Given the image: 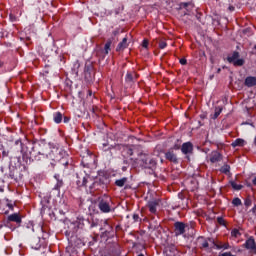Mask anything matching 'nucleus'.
I'll list each match as a JSON object with an SVG mask.
<instances>
[{
	"label": "nucleus",
	"instance_id": "13d9d810",
	"mask_svg": "<svg viewBox=\"0 0 256 256\" xmlns=\"http://www.w3.org/2000/svg\"><path fill=\"white\" fill-rule=\"evenodd\" d=\"M18 162H20V157H17Z\"/></svg>",
	"mask_w": 256,
	"mask_h": 256
},
{
	"label": "nucleus",
	"instance_id": "6e6d98bb",
	"mask_svg": "<svg viewBox=\"0 0 256 256\" xmlns=\"http://www.w3.org/2000/svg\"><path fill=\"white\" fill-rule=\"evenodd\" d=\"M80 221H84V218H79Z\"/></svg>",
	"mask_w": 256,
	"mask_h": 256
},
{
	"label": "nucleus",
	"instance_id": "bf43d9fd",
	"mask_svg": "<svg viewBox=\"0 0 256 256\" xmlns=\"http://www.w3.org/2000/svg\"><path fill=\"white\" fill-rule=\"evenodd\" d=\"M1 228H3V225H2V224H0V229H1Z\"/></svg>",
	"mask_w": 256,
	"mask_h": 256
},
{
	"label": "nucleus",
	"instance_id": "8fccbe9b",
	"mask_svg": "<svg viewBox=\"0 0 256 256\" xmlns=\"http://www.w3.org/2000/svg\"><path fill=\"white\" fill-rule=\"evenodd\" d=\"M252 183H253V185L256 186V176L253 178Z\"/></svg>",
	"mask_w": 256,
	"mask_h": 256
},
{
	"label": "nucleus",
	"instance_id": "4be33fe9",
	"mask_svg": "<svg viewBox=\"0 0 256 256\" xmlns=\"http://www.w3.org/2000/svg\"><path fill=\"white\" fill-rule=\"evenodd\" d=\"M79 68H80V63L79 61H76L72 67V72L75 76H78L79 74Z\"/></svg>",
	"mask_w": 256,
	"mask_h": 256
},
{
	"label": "nucleus",
	"instance_id": "864d4df0",
	"mask_svg": "<svg viewBox=\"0 0 256 256\" xmlns=\"http://www.w3.org/2000/svg\"><path fill=\"white\" fill-rule=\"evenodd\" d=\"M221 72V68L217 69V74H219Z\"/></svg>",
	"mask_w": 256,
	"mask_h": 256
},
{
	"label": "nucleus",
	"instance_id": "c03bdc74",
	"mask_svg": "<svg viewBox=\"0 0 256 256\" xmlns=\"http://www.w3.org/2000/svg\"><path fill=\"white\" fill-rule=\"evenodd\" d=\"M228 10H229L230 12H234V11H235V7H234V6H229V7H228Z\"/></svg>",
	"mask_w": 256,
	"mask_h": 256
},
{
	"label": "nucleus",
	"instance_id": "423d86ee",
	"mask_svg": "<svg viewBox=\"0 0 256 256\" xmlns=\"http://www.w3.org/2000/svg\"><path fill=\"white\" fill-rule=\"evenodd\" d=\"M15 203L12 200L9 199H3L0 200V210L3 212L5 211L6 207H8L10 210H13Z\"/></svg>",
	"mask_w": 256,
	"mask_h": 256
},
{
	"label": "nucleus",
	"instance_id": "9d476101",
	"mask_svg": "<svg viewBox=\"0 0 256 256\" xmlns=\"http://www.w3.org/2000/svg\"><path fill=\"white\" fill-rule=\"evenodd\" d=\"M246 145V141L243 138H237L235 139L232 143L231 146L233 148H237V147H244Z\"/></svg>",
	"mask_w": 256,
	"mask_h": 256
},
{
	"label": "nucleus",
	"instance_id": "a878e982",
	"mask_svg": "<svg viewBox=\"0 0 256 256\" xmlns=\"http://www.w3.org/2000/svg\"><path fill=\"white\" fill-rule=\"evenodd\" d=\"M111 46H112V41L110 40L105 45V48H104L105 55L109 54V52L111 51Z\"/></svg>",
	"mask_w": 256,
	"mask_h": 256
},
{
	"label": "nucleus",
	"instance_id": "2f4dec72",
	"mask_svg": "<svg viewBox=\"0 0 256 256\" xmlns=\"http://www.w3.org/2000/svg\"><path fill=\"white\" fill-rule=\"evenodd\" d=\"M134 78L132 76L131 73H127V76H126V82L131 84L133 82Z\"/></svg>",
	"mask_w": 256,
	"mask_h": 256
},
{
	"label": "nucleus",
	"instance_id": "4c0bfd02",
	"mask_svg": "<svg viewBox=\"0 0 256 256\" xmlns=\"http://www.w3.org/2000/svg\"><path fill=\"white\" fill-rule=\"evenodd\" d=\"M85 78L87 81H91V76H90L89 71H85Z\"/></svg>",
	"mask_w": 256,
	"mask_h": 256
},
{
	"label": "nucleus",
	"instance_id": "2eb2a0df",
	"mask_svg": "<svg viewBox=\"0 0 256 256\" xmlns=\"http://www.w3.org/2000/svg\"><path fill=\"white\" fill-rule=\"evenodd\" d=\"M157 206H158L157 200L148 201V209H150V213H156Z\"/></svg>",
	"mask_w": 256,
	"mask_h": 256
},
{
	"label": "nucleus",
	"instance_id": "5fc2aeb1",
	"mask_svg": "<svg viewBox=\"0 0 256 256\" xmlns=\"http://www.w3.org/2000/svg\"><path fill=\"white\" fill-rule=\"evenodd\" d=\"M254 145L256 146V136H255V138H254Z\"/></svg>",
	"mask_w": 256,
	"mask_h": 256
},
{
	"label": "nucleus",
	"instance_id": "c9c22d12",
	"mask_svg": "<svg viewBox=\"0 0 256 256\" xmlns=\"http://www.w3.org/2000/svg\"><path fill=\"white\" fill-rule=\"evenodd\" d=\"M8 177L11 179H15V168L14 167H13V170L10 171Z\"/></svg>",
	"mask_w": 256,
	"mask_h": 256
},
{
	"label": "nucleus",
	"instance_id": "603ef678",
	"mask_svg": "<svg viewBox=\"0 0 256 256\" xmlns=\"http://www.w3.org/2000/svg\"><path fill=\"white\" fill-rule=\"evenodd\" d=\"M4 188L2 186H0V193H3Z\"/></svg>",
	"mask_w": 256,
	"mask_h": 256
},
{
	"label": "nucleus",
	"instance_id": "0eeeda50",
	"mask_svg": "<svg viewBox=\"0 0 256 256\" xmlns=\"http://www.w3.org/2000/svg\"><path fill=\"white\" fill-rule=\"evenodd\" d=\"M174 228L176 229L175 230L176 236H180L185 233V223H183V222L178 221V222L174 223Z\"/></svg>",
	"mask_w": 256,
	"mask_h": 256
},
{
	"label": "nucleus",
	"instance_id": "a18cd8bd",
	"mask_svg": "<svg viewBox=\"0 0 256 256\" xmlns=\"http://www.w3.org/2000/svg\"><path fill=\"white\" fill-rule=\"evenodd\" d=\"M46 206H42V208H41V214L43 215V214H45V210H46Z\"/></svg>",
	"mask_w": 256,
	"mask_h": 256
},
{
	"label": "nucleus",
	"instance_id": "79ce46f5",
	"mask_svg": "<svg viewBox=\"0 0 256 256\" xmlns=\"http://www.w3.org/2000/svg\"><path fill=\"white\" fill-rule=\"evenodd\" d=\"M134 221L138 222L139 221V215L138 214H134L133 215Z\"/></svg>",
	"mask_w": 256,
	"mask_h": 256
},
{
	"label": "nucleus",
	"instance_id": "f704fd0d",
	"mask_svg": "<svg viewBox=\"0 0 256 256\" xmlns=\"http://www.w3.org/2000/svg\"><path fill=\"white\" fill-rule=\"evenodd\" d=\"M217 222H218V224H220V225H225L224 218L221 217V216L217 217Z\"/></svg>",
	"mask_w": 256,
	"mask_h": 256
},
{
	"label": "nucleus",
	"instance_id": "aec40b11",
	"mask_svg": "<svg viewBox=\"0 0 256 256\" xmlns=\"http://www.w3.org/2000/svg\"><path fill=\"white\" fill-rule=\"evenodd\" d=\"M53 120L56 124H60L63 120V115L61 112H55L53 115Z\"/></svg>",
	"mask_w": 256,
	"mask_h": 256
},
{
	"label": "nucleus",
	"instance_id": "7ed1b4c3",
	"mask_svg": "<svg viewBox=\"0 0 256 256\" xmlns=\"http://www.w3.org/2000/svg\"><path fill=\"white\" fill-rule=\"evenodd\" d=\"M99 209L103 213H110L112 211V199L110 196H103L100 198L99 204H98Z\"/></svg>",
	"mask_w": 256,
	"mask_h": 256
},
{
	"label": "nucleus",
	"instance_id": "1a4fd4ad",
	"mask_svg": "<svg viewBox=\"0 0 256 256\" xmlns=\"http://www.w3.org/2000/svg\"><path fill=\"white\" fill-rule=\"evenodd\" d=\"M200 241H202V248L207 249L209 247L215 246V242L211 238H201Z\"/></svg>",
	"mask_w": 256,
	"mask_h": 256
},
{
	"label": "nucleus",
	"instance_id": "f8f14e48",
	"mask_svg": "<svg viewBox=\"0 0 256 256\" xmlns=\"http://www.w3.org/2000/svg\"><path fill=\"white\" fill-rule=\"evenodd\" d=\"M8 220L11 221V222H15L17 224H20L22 222V219H21L19 213H17V212H15L13 214H10L8 216Z\"/></svg>",
	"mask_w": 256,
	"mask_h": 256
},
{
	"label": "nucleus",
	"instance_id": "72a5a7b5",
	"mask_svg": "<svg viewBox=\"0 0 256 256\" xmlns=\"http://www.w3.org/2000/svg\"><path fill=\"white\" fill-rule=\"evenodd\" d=\"M252 205V200L250 198H246L244 200V206L250 207Z\"/></svg>",
	"mask_w": 256,
	"mask_h": 256
},
{
	"label": "nucleus",
	"instance_id": "f257e3e1",
	"mask_svg": "<svg viewBox=\"0 0 256 256\" xmlns=\"http://www.w3.org/2000/svg\"><path fill=\"white\" fill-rule=\"evenodd\" d=\"M15 144L21 145V152L24 160L35 159L39 161L42 158H51L54 161L60 162L64 166H67L69 164V155L63 149H55V151L52 150V153H49L48 155L45 151L40 150V144L32 145L31 143H28V145L25 146L22 145V142L20 140H16Z\"/></svg>",
	"mask_w": 256,
	"mask_h": 256
},
{
	"label": "nucleus",
	"instance_id": "412c9836",
	"mask_svg": "<svg viewBox=\"0 0 256 256\" xmlns=\"http://www.w3.org/2000/svg\"><path fill=\"white\" fill-rule=\"evenodd\" d=\"M166 158H167L170 162L177 163V156H176V155L174 154V152H172V151L166 152Z\"/></svg>",
	"mask_w": 256,
	"mask_h": 256
},
{
	"label": "nucleus",
	"instance_id": "c756f323",
	"mask_svg": "<svg viewBox=\"0 0 256 256\" xmlns=\"http://www.w3.org/2000/svg\"><path fill=\"white\" fill-rule=\"evenodd\" d=\"M232 204H233L234 206H240V205L242 204V201H241L240 198L236 197V198H234V199L232 200Z\"/></svg>",
	"mask_w": 256,
	"mask_h": 256
},
{
	"label": "nucleus",
	"instance_id": "4468645a",
	"mask_svg": "<svg viewBox=\"0 0 256 256\" xmlns=\"http://www.w3.org/2000/svg\"><path fill=\"white\" fill-rule=\"evenodd\" d=\"M245 247L246 249L256 250V242L254 238H248V240L245 242Z\"/></svg>",
	"mask_w": 256,
	"mask_h": 256
},
{
	"label": "nucleus",
	"instance_id": "58836bf2",
	"mask_svg": "<svg viewBox=\"0 0 256 256\" xmlns=\"http://www.w3.org/2000/svg\"><path fill=\"white\" fill-rule=\"evenodd\" d=\"M180 65L182 66L187 65V60L185 58L180 59Z\"/></svg>",
	"mask_w": 256,
	"mask_h": 256
},
{
	"label": "nucleus",
	"instance_id": "ea45409f",
	"mask_svg": "<svg viewBox=\"0 0 256 256\" xmlns=\"http://www.w3.org/2000/svg\"><path fill=\"white\" fill-rule=\"evenodd\" d=\"M142 47L147 49V47H148V41L147 40L142 41Z\"/></svg>",
	"mask_w": 256,
	"mask_h": 256
},
{
	"label": "nucleus",
	"instance_id": "09e8293b",
	"mask_svg": "<svg viewBox=\"0 0 256 256\" xmlns=\"http://www.w3.org/2000/svg\"><path fill=\"white\" fill-rule=\"evenodd\" d=\"M69 118L68 117H64V123H68L69 122Z\"/></svg>",
	"mask_w": 256,
	"mask_h": 256
},
{
	"label": "nucleus",
	"instance_id": "ddd939ff",
	"mask_svg": "<svg viewBox=\"0 0 256 256\" xmlns=\"http://www.w3.org/2000/svg\"><path fill=\"white\" fill-rule=\"evenodd\" d=\"M245 86L246 87H254L256 86V77L248 76L245 78Z\"/></svg>",
	"mask_w": 256,
	"mask_h": 256
},
{
	"label": "nucleus",
	"instance_id": "de8ad7c7",
	"mask_svg": "<svg viewBox=\"0 0 256 256\" xmlns=\"http://www.w3.org/2000/svg\"><path fill=\"white\" fill-rule=\"evenodd\" d=\"M222 249H224V250L229 249V244H224V245L222 246Z\"/></svg>",
	"mask_w": 256,
	"mask_h": 256
},
{
	"label": "nucleus",
	"instance_id": "6e6552de",
	"mask_svg": "<svg viewBox=\"0 0 256 256\" xmlns=\"http://www.w3.org/2000/svg\"><path fill=\"white\" fill-rule=\"evenodd\" d=\"M193 151V144L191 142H186L182 144V153L185 155L192 153Z\"/></svg>",
	"mask_w": 256,
	"mask_h": 256
},
{
	"label": "nucleus",
	"instance_id": "e2e57ef3",
	"mask_svg": "<svg viewBox=\"0 0 256 256\" xmlns=\"http://www.w3.org/2000/svg\"><path fill=\"white\" fill-rule=\"evenodd\" d=\"M0 183H1V184H3V181H2V180H0Z\"/></svg>",
	"mask_w": 256,
	"mask_h": 256
},
{
	"label": "nucleus",
	"instance_id": "e433bc0d",
	"mask_svg": "<svg viewBox=\"0 0 256 256\" xmlns=\"http://www.w3.org/2000/svg\"><path fill=\"white\" fill-rule=\"evenodd\" d=\"M159 47L163 50L167 47V43L165 41H160Z\"/></svg>",
	"mask_w": 256,
	"mask_h": 256
},
{
	"label": "nucleus",
	"instance_id": "49530a36",
	"mask_svg": "<svg viewBox=\"0 0 256 256\" xmlns=\"http://www.w3.org/2000/svg\"><path fill=\"white\" fill-rule=\"evenodd\" d=\"M251 212H252L253 214H256V205H254V206L252 207Z\"/></svg>",
	"mask_w": 256,
	"mask_h": 256
},
{
	"label": "nucleus",
	"instance_id": "f3484780",
	"mask_svg": "<svg viewBox=\"0 0 256 256\" xmlns=\"http://www.w3.org/2000/svg\"><path fill=\"white\" fill-rule=\"evenodd\" d=\"M54 178L57 180L56 185L54 186V189L59 191L60 188L63 186L64 182L63 180L60 178L59 174H55Z\"/></svg>",
	"mask_w": 256,
	"mask_h": 256
},
{
	"label": "nucleus",
	"instance_id": "dca6fc26",
	"mask_svg": "<svg viewBox=\"0 0 256 256\" xmlns=\"http://www.w3.org/2000/svg\"><path fill=\"white\" fill-rule=\"evenodd\" d=\"M128 39L125 37L122 42L119 43L118 47L116 48L117 52H121L128 47L127 44Z\"/></svg>",
	"mask_w": 256,
	"mask_h": 256
},
{
	"label": "nucleus",
	"instance_id": "a211bd4d",
	"mask_svg": "<svg viewBox=\"0 0 256 256\" xmlns=\"http://www.w3.org/2000/svg\"><path fill=\"white\" fill-rule=\"evenodd\" d=\"M125 153H127V155L130 157L129 159V163L132 164L133 166H136L137 163H135L134 161H132L131 159H134L132 156L134 154L133 149L130 147H126L125 148Z\"/></svg>",
	"mask_w": 256,
	"mask_h": 256
},
{
	"label": "nucleus",
	"instance_id": "20e7f679",
	"mask_svg": "<svg viewBox=\"0 0 256 256\" xmlns=\"http://www.w3.org/2000/svg\"><path fill=\"white\" fill-rule=\"evenodd\" d=\"M77 185L79 187L87 186L89 182H93L92 177L89 174H86L85 172L77 173Z\"/></svg>",
	"mask_w": 256,
	"mask_h": 256
},
{
	"label": "nucleus",
	"instance_id": "3c124183",
	"mask_svg": "<svg viewBox=\"0 0 256 256\" xmlns=\"http://www.w3.org/2000/svg\"><path fill=\"white\" fill-rule=\"evenodd\" d=\"M178 198L183 199V195L181 193L178 194Z\"/></svg>",
	"mask_w": 256,
	"mask_h": 256
},
{
	"label": "nucleus",
	"instance_id": "37998d69",
	"mask_svg": "<svg viewBox=\"0 0 256 256\" xmlns=\"http://www.w3.org/2000/svg\"><path fill=\"white\" fill-rule=\"evenodd\" d=\"M221 256H234L231 252H224Z\"/></svg>",
	"mask_w": 256,
	"mask_h": 256
},
{
	"label": "nucleus",
	"instance_id": "f03ea898",
	"mask_svg": "<svg viewBox=\"0 0 256 256\" xmlns=\"http://www.w3.org/2000/svg\"><path fill=\"white\" fill-rule=\"evenodd\" d=\"M131 161L135 164L142 162V166H144V168H153L157 165V161L146 153L138 154V158H131Z\"/></svg>",
	"mask_w": 256,
	"mask_h": 256
},
{
	"label": "nucleus",
	"instance_id": "473e14b6",
	"mask_svg": "<svg viewBox=\"0 0 256 256\" xmlns=\"http://www.w3.org/2000/svg\"><path fill=\"white\" fill-rule=\"evenodd\" d=\"M240 235V232L238 229H233L231 231V236L237 238Z\"/></svg>",
	"mask_w": 256,
	"mask_h": 256
},
{
	"label": "nucleus",
	"instance_id": "393cba45",
	"mask_svg": "<svg viewBox=\"0 0 256 256\" xmlns=\"http://www.w3.org/2000/svg\"><path fill=\"white\" fill-rule=\"evenodd\" d=\"M127 182V178L123 177L121 179L116 180V185L118 187H123L125 185V183Z\"/></svg>",
	"mask_w": 256,
	"mask_h": 256
},
{
	"label": "nucleus",
	"instance_id": "c85d7f7f",
	"mask_svg": "<svg viewBox=\"0 0 256 256\" xmlns=\"http://www.w3.org/2000/svg\"><path fill=\"white\" fill-rule=\"evenodd\" d=\"M111 148H112V145H110L108 142H105L102 145V150L103 151H109V150H111Z\"/></svg>",
	"mask_w": 256,
	"mask_h": 256
},
{
	"label": "nucleus",
	"instance_id": "b1692460",
	"mask_svg": "<svg viewBox=\"0 0 256 256\" xmlns=\"http://www.w3.org/2000/svg\"><path fill=\"white\" fill-rule=\"evenodd\" d=\"M230 185L236 191H239L243 188V185L237 184L235 181H230Z\"/></svg>",
	"mask_w": 256,
	"mask_h": 256
},
{
	"label": "nucleus",
	"instance_id": "7c9ffc66",
	"mask_svg": "<svg viewBox=\"0 0 256 256\" xmlns=\"http://www.w3.org/2000/svg\"><path fill=\"white\" fill-rule=\"evenodd\" d=\"M104 225H105V228L103 229V228H101V230L103 231V233H107V232H109V230H111V227H110V225L107 223V221H104Z\"/></svg>",
	"mask_w": 256,
	"mask_h": 256
},
{
	"label": "nucleus",
	"instance_id": "4d7b16f0",
	"mask_svg": "<svg viewBox=\"0 0 256 256\" xmlns=\"http://www.w3.org/2000/svg\"><path fill=\"white\" fill-rule=\"evenodd\" d=\"M89 95L92 96V92L91 91H89Z\"/></svg>",
	"mask_w": 256,
	"mask_h": 256
},
{
	"label": "nucleus",
	"instance_id": "39448f33",
	"mask_svg": "<svg viewBox=\"0 0 256 256\" xmlns=\"http://www.w3.org/2000/svg\"><path fill=\"white\" fill-rule=\"evenodd\" d=\"M83 224L81 222H70L69 229L66 230V235L73 237L79 228H82Z\"/></svg>",
	"mask_w": 256,
	"mask_h": 256
},
{
	"label": "nucleus",
	"instance_id": "680f3d73",
	"mask_svg": "<svg viewBox=\"0 0 256 256\" xmlns=\"http://www.w3.org/2000/svg\"><path fill=\"white\" fill-rule=\"evenodd\" d=\"M138 256H144V254H139Z\"/></svg>",
	"mask_w": 256,
	"mask_h": 256
},
{
	"label": "nucleus",
	"instance_id": "9b49d317",
	"mask_svg": "<svg viewBox=\"0 0 256 256\" xmlns=\"http://www.w3.org/2000/svg\"><path fill=\"white\" fill-rule=\"evenodd\" d=\"M221 159H222L221 154L218 151H214L210 155V162L212 163H218L221 161Z\"/></svg>",
	"mask_w": 256,
	"mask_h": 256
},
{
	"label": "nucleus",
	"instance_id": "6ab92c4d",
	"mask_svg": "<svg viewBox=\"0 0 256 256\" xmlns=\"http://www.w3.org/2000/svg\"><path fill=\"white\" fill-rule=\"evenodd\" d=\"M239 57H240V54H239V52H233L232 53V55H230V56H228L227 57V61L229 62V63H234L237 59H239Z\"/></svg>",
	"mask_w": 256,
	"mask_h": 256
},
{
	"label": "nucleus",
	"instance_id": "cd10ccee",
	"mask_svg": "<svg viewBox=\"0 0 256 256\" xmlns=\"http://www.w3.org/2000/svg\"><path fill=\"white\" fill-rule=\"evenodd\" d=\"M233 65H234V66H239V67L243 66V65H244V59H239V58H237V59L235 60V62L233 63Z\"/></svg>",
	"mask_w": 256,
	"mask_h": 256
},
{
	"label": "nucleus",
	"instance_id": "a19ab883",
	"mask_svg": "<svg viewBox=\"0 0 256 256\" xmlns=\"http://www.w3.org/2000/svg\"><path fill=\"white\" fill-rule=\"evenodd\" d=\"M8 155H9V151L3 150L2 156L3 157H8Z\"/></svg>",
	"mask_w": 256,
	"mask_h": 256
},
{
	"label": "nucleus",
	"instance_id": "052dcab7",
	"mask_svg": "<svg viewBox=\"0 0 256 256\" xmlns=\"http://www.w3.org/2000/svg\"><path fill=\"white\" fill-rule=\"evenodd\" d=\"M254 50L256 51V45H254Z\"/></svg>",
	"mask_w": 256,
	"mask_h": 256
},
{
	"label": "nucleus",
	"instance_id": "bb28decb",
	"mask_svg": "<svg viewBox=\"0 0 256 256\" xmlns=\"http://www.w3.org/2000/svg\"><path fill=\"white\" fill-rule=\"evenodd\" d=\"M220 171L224 174H228L230 172V166L225 164L220 168Z\"/></svg>",
	"mask_w": 256,
	"mask_h": 256
},
{
	"label": "nucleus",
	"instance_id": "5701e85b",
	"mask_svg": "<svg viewBox=\"0 0 256 256\" xmlns=\"http://www.w3.org/2000/svg\"><path fill=\"white\" fill-rule=\"evenodd\" d=\"M222 110H223L222 107L220 106L216 107V109L214 110V117H212V119L216 120L222 113Z\"/></svg>",
	"mask_w": 256,
	"mask_h": 256
}]
</instances>
